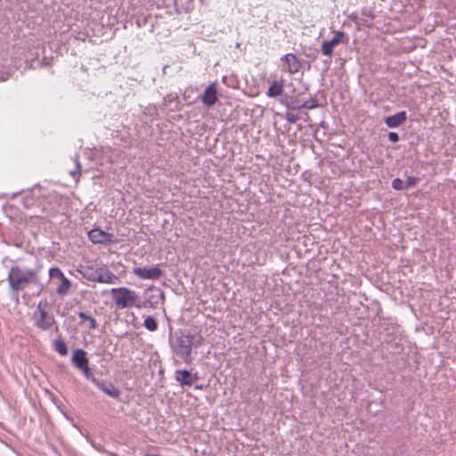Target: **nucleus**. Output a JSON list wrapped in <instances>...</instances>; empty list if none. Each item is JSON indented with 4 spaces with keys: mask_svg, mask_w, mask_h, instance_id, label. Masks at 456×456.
Returning a JSON list of instances; mask_svg holds the SVG:
<instances>
[{
    "mask_svg": "<svg viewBox=\"0 0 456 456\" xmlns=\"http://www.w3.org/2000/svg\"><path fill=\"white\" fill-rule=\"evenodd\" d=\"M42 269L43 265L39 262H37V264L30 268L19 265H12L7 275L11 292L18 297L20 291L30 286L37 287L41 290L44 287L40 281Z\"/></svg>",
    "mask_w": 456,
    "mask_h": 456,
    "instance_id": "nucleus-1",
    "label": "nucleus"
},
{
    "mask_svg": "<svg viewBox=\"0 0 456 456\" xmlns=\"http://www.w3.org/2000/svg\"><path fill=\"white\" fill-rule=\"evenodd\" d=\"M111 293L114 295L113 300L118 308H129L133 305L141 307L140 305L136 304L138 296L134 290L126 287H120L111 289Z\"/></svg>",
    "mask_w": 456,
    "mask_h": 456,
    "instance_id": "nucleus-2",
    "label": "nucleus"
},
{
    "mask_svg": "<svg viewBox=\"0 0 456 456\" xmlns=\"http://www.w3.org/2000/svg\"><path fill=\"white\" fill-rule=\"evenodd\" d=\"M47 306L48 303L46 300L40 301L32 316L34 325L42 330H50L55 323L54 316L46 310Z\"/></svg>",
    "mask_w": 456,
    "mask_h": 456,
    "instance_id": "nucleus-3",
    "label": "nucleus"
},
{
    "mask_svg": "<svg viewBox=\"0 0 456 456\" xmlns=\"http://www.w3.org/2000/svg\"><path fill=\"white\" fill-rule=\"evenodd\" d=\"M83 275L88 281L101 283L114 284L118 281V277L115 273L103 268L98 270L87 268L83 273Z\"/></svg>",
    "mask_w": 456,
    "mask_h": 456,
    "instance_id": "nucleus-4",
    "label": "nucleus"
},
{
    "mask_svg": "<svg viewBox=\"0 0 456 456\" xmlns=\"http://www.w3.org/2000/svg\"><path fill=\"white\" fill-rule=\"evenodd\" d=\"M194 337L190 333H181L176 338L175 353L185 362L191 361Z\"/></svg>",
    "mask_w": 456,
    "mask_h": 456,
    "instance_id": "nucleus-5",
    "label": "nucleus"
},
{
    "mask_svg": "<svg viewBox=\"0 0 456 456\" xmlns=\"http://www.w3.org/2000/svg\"><path fill=\"white\" fill-rule=\"evenodd\" d=\"M349 41L348 35L343 31H336L335 36L332 39L324 41L322 44V53L323 55L331 57L333 54V49L339 44L346 45Z\"/></svg>",
    "mask_w": 456,
    "mask_h": 456,
    "instance_id": "nucleus-6",
    "label": "nucleus"
},
{
    "mask_svg": "<svg viewBox=\"0 0 456 456\" xmlns=\"http://www.w3.org/2000/svg\"><path fill=\"white\" fill-rule=\"evenodd\" d=\"M282 62L281 71L294 75L302 68L301 61L294 53H287L281 58Z\"/></svg>",
    "mask_w": 456,
    "mask_h": 456,
    "instance_id": "nucleus-7",
    "label": "nucleus"
},
{
    "mask_svg": "<svg viewBox=\"0 0 456 456\" xmlns=\"http://www.w3.org/2000/svg\"><path fill=\"white\" fill-rule=\"evenodd\" d=\"M133 273L142 280H158L163 275V271L159 265L151 268L146 267H134Z\"/></svg>",
    "mask_w": 456,
    "mask_h": 456,
    "instance_id": "nucleus-8",
    "label": "nucleus"
},
{
    "mask_svg": "<svg viewBox=\"0 0 456 456\" xmlns=\"http://www.w3.org/2000/svg\"><path fill=\"white\" fill-rule=\"evenodd\" d=\"M113 234L106 232L99 228L88 232L89 240L94 244H110L114 242Z\"/></svg>",
    "mask_w": 456,
    "mask_h": 456,
    "instance_id": "nucleus-9",
    "label": "nucleus"
},
{
    "mask_svg": "<svg viewBox=\"0 0 456 456\" xmlns=\"http://www.w3.org/2000/svg\"><path fill=\"white\" fill-rule=\"evenodd\" d=\"M175 378L181 386L191 387L194 381L198 380L197 374H191L187 370H177L175 372Z\"/></svg>",
    "mask_w": 456,
    "mask_h": 456,
    "instance_id": "nucleus-10",
    "label": "nucleus"
},
{
    "mask_svg": "<svg viewBox=\"0 0 456 456\" xmlns=\"http://www.w3.org/2000/svg\"><path fill=\"white\" fill-rule=\"evenodd\" d=\"M94 385L111 398L118 399L120 396V390L110 381L98 379Z\"/></svg>",
    "mask_w": 456,
    "mask_h": 456,
    "instance_id": "nucleus-11",
    "label": "nucleus"
},
{
    "mask_svg": "<svg viewBox=\"0 0 456 456\" xmlns=\"http://www.w3.org/2000/svg\"><path fill=\"white\" fill-rule=\"evenodd\" d=\"M202 102L208 107H212L217 101V88L215 84L209 85L202 95Z\"/></svg>",
    "mask_w": 456,
    "mask_h": 456,
    "instance_id": "nucleus-12",
    "label": "nucleus"
},
{
    "mask_svg": "<svg viewBox=\"0 0 456 456\" xmlns=\"http://www.w3.org/2000/svg\"><path fill=\"white\" fill-rule=\"evenodd\" d=\"M71 362L73 365L77 367L78 370L85 368L86 365L89 364V360L86 357V353L83 349H76L73 352Z\"/></svg>",
    "mask_w": 456,
    "mask_h": 456,
    "instance_id": "nucleus-13",
    "label": "nucleus"
},
{
    "mask_svg": "<svg viewBox=\"0 0 456 456\" xmlns=\"http://www.w3.org/2000/svg\"><path fill=\"white\" fill-rule=\"evenodd\" d=\"M407 119L406 111H400L385 118L386 125L390 128H395L403 125Z\"/></svg>",
    "mask_w": 456,
    "mask_h": 456,
    "instance_id": "nucleus-14",
    "label": "nucleus"
},
{
    "mask_svg": "<svg viewBox=\"0 0 456 456\" xmlns=\"http://www.w3.org/2000/svg\"><path fill=\"white\" fill-rule=\"evenodd\" d=\"M284 87V80L273 81L269 86L267 95L269 97H277L281 95Z\"/></svg>",
    "mask_w": 456,
    "mask_h": 456,
    "instance_id": "nucleus-15",
    "label": "nucleus"
},
{
    "mask_svg": "<svg viewBox=\"0 0 456 456\" xmlns=\"http://www.w3.org/2000/svg\"><path fill=\"white\" fill-rule=\"evenodd\" d=\"M60 281L61 284L57 288V293L59 295H66L71 288V282L65 275Z\"/></svg>",
    "mask_w": 456,
    "mask_h": 456,
    "instance_id": "nucleus-16",
    "label": "nucleus"
},
{
    "mask_svg": "<svg viewBox=\"0 0 456 456\" xmlns=\"http://www.w3.org/2000/svg\"><path fill=\"white\" fill-rule=\"evenodd\" d=\"M73 161L75 163V168L69 171V174L76 180L78 181L81 175V165L79 162L78 155H75L73 158Z\"/></svg>",
    "mask_w": 456,
    "mask_h": 456,
    "instance_id": "nucleus-17",
    "label": "nucleus"
},
{
    "mask_svg": "<svg viewBox=\"0 0 456 456\" xmlns=\"http://www.w3.org/2000/svg\"><path fill=\"white\" fill-rule=\"evenodd\" d=\"M54 349L62 356L68 354V347L65 342L61 339H56L53 342Z\"/></svg>",
    "mask_w": 456,
    "mask_h": 456,
    "instance_id": "nucleus-18",
    "label": "nucleus"
},
{
    "mask_svg": "<svg viewBox=\"0 0 456 456\" xmlns=\"http://www.w3.org/2000/svg\"><path fill=\"white\" fill-rule=\"evenodd\" d=\"M143 326L150 331H156L158 330V322L152 316H147L144 319Z\"/></svg>",
    "mask_w": 456,
    "mask_h": 456,
    "instance_id": "nucleus-19",
    "label": "nucleus"
},
{
    "mask_svg": "<svg viewBox=\"0 0 456 456\" xmlns=\"http://www.w3.org/2000/svg\"><path fill=\"white\" fill-rule=\"evenodd\" d=\"M301 107H302V109H306V110L315 109V108L319 107L318 100L316 99V97H311L310 99L305 101L301 104Z\"/></svg>",
    "mask_w": 456,
    "mask_h": 456,
    "instance_id": "nucleus-20",
    "label": "nucleus"
},
{
    "mask_svg": "<svg viewBox=\"0 0 456 456\" xmlns=\"http://www.w3.org/2000/svg\"><path fill=\"white\" fill-rule=\"evenodd\" d=\"M77 314H78V317L81 318L82 320H86V321L89 322L90 329L95 330L97 328V322H96V320L94 318H93L92 316L88 315L85 312H79Z\"/></svg>",
    "mask_w": 456,
    "mask_h": 456,
    "instance_id": "nucleus-21",
    "label": "nucleus"
},
{
    "mask_svg": "<svg viewBox=\"0 0 456 456\" xmlns=\"http://www.w3.org/2000/svg\"><path fill=\"white\" fill-rule=\"evenodd\" d=\"M83 374L85 375V377L91 380L94 384H95L98 380V379H96L94 374H93V371L92 370L89 368L88 365H86L85 368H82V369H79Z\"/></svg>",
    "mask_w": 456,
    "mask_h": 456,
    "instance_id": "nucleus-22",
    "label": "nucleus"
},
{
    "mask_svg": "<svg viewBox=\"0 0 456 456\" xmlns=\"http://www.w3.org/2000/svg\"><path fill=\"white\" fill-rule=\"evenodd\" d=\"M282 104H284L289 110H298L302 109L297 100H291L290 102L283 101Z\"/></svg>",
    "mask_w": 456,
    "mask_h": 456,
    "instance_id": "nucleus-23",
    "label": "nucleus"
},
{
    "mask_svg": "<svg viewBox=\"0 0 456 456\" xmlns=\"http://www.w3.org/2000/svg\"><path fill=\"white\" fill-rule=\"evenodd\" d=\"M49 275H50L51 279H59V280L63 278V276H64V274L61 271V269H59L57 267L51 268L49 270Z\"/></svg>",
    "mask_w": 456,
    "mask_h": 456,
    "instance_id": "nucleus-24",
    "label": "nucleus"
},
{
    "mask_svg": "<svg viewBox=\"0 0 456 456\" xmlns=\"http://www.w3.org/2000/svg\"><path fill=\"white\" fill-rule=\"evenodd\" d=\"M392 187L397 191L405 190L404 182L400 178H395L392 181Z\"/></svg>",
    "mask_w": 456,
    "mask_h": 456,
    "instance_id": "nucleus-25",
    "label": "nucleus"
},
{
    "mask_svg": "<svg viewBox=\"0 0 456 456\" xmlns=\"http://www.w3.org/2000/svg\"><path fill=\"white\" fill-rule=\"evenodd\" d=\"M286 120L290 124H295L299 120V116L293 112L288 111L285 115Z\"/></svg>",
    "mask_w": 456,
    "mask_h": 456,
    "instance_id": "nucleus-26",
    "label": "nucleus"
},
{
    "mask_svg": "<svg viewBox=\"0 0 456 456\" xmlns=\"http://www.w3.org/2000/svg\"><path fill=\"white\" fill-rule=\"evenodd\" d=\"M419 182V178L413 176H408L406 183H404L405 189L414 187Z\"/></svg>",
    "mask_w": 456,
    "mask_h": 456,
    "instance_id": "nucleus-27",
    "label": "nucleus"
},
{
    "mask_svg": "<svg viewBox=\"0 0 456 456\" xmlns=\"http://www.w3.org/2000/svg\"><path fill=\"white\" fill-rule=\"evenodd\" d=\"M387 136L392 142H397L400 140L398 134L395 132H389Z\"/></svg>",
    "mask_w": 456,
    "mask_h": 456,
    "instance_id": "nucleus-28",
    "label": "nucleus"
},
{
    "mask_svg": "<svg viewBox=\"0 0 456 456\" xmlns=\"http://www.w3.org/2000/svg\"><path fill=\"white\" fill-rule=\"evenodd\" d=\"M19 194H20V192H15V193H13V194H12V199H13V198L17 197Z\"/></svg>",
    "mask_w": 456,
    "mask_h": 456,
    "instance_id": "nucleus-29",
    "label": "nucleus"
},
{
    "mask_svg": "<svg viewBox=\"0 0 456 456\" xmlns=\"http://www.w3.org/2000/svg\"><path fill=\"white\" fill-rule=\"evenodd\" d=\"M43 64H45V65H50V63H49V62L45 61V59H43Z\"/></svg>",
    "mask_w": 456,
    "mask_h": 456,
    "instance_id": "nucleus-30",
    "label": "nucleus"
},
{
    "mask_svg": "<svg viewBox=\"0 0 456 456\" xmlns=\"http://www.w3.org/2000/svg\"><path fill=\"white\" fill-rule=\"evenodd\" d=\"M43 64H45V65H50V63H49V62L45 61V59H43Z\"/></svg>",
    "mask_w": 456,
    "mask_h": 456,
    "instance_id": "nucleus-31",
    "label": "nucleus"
},
{
    "mask_svg": "<svg viewBox=\"0 0 456 456\" xmlns=\"http://www.w3.org/2000/svg\"><path fill=\"white\" fill-rule=\"evenodd\" d=\"M43 64H45V65H50V63H49V62L45 61V59H43Z\"/></svg>",
    "mask_w": 456,
    "mask_h": 456,
    "instance_id": "nucleus-32",
    "label": "nucleus"
},
{
    "mask_svg": "<svg viewBox=\"0 0 456 456\" xmlns=\"http://www.w3.org/2000/svg\"><path fill=\"white\" fill-rule=\"evenodd\" d=\"M43 64H45V65H50V63H49V62L45 61V59H43Z\"/></svg>",
    "mask_w": 456,
    "mask_h": 456,
    "instance_id": "nucleus-33",
    "label": "nucleus"
},
{
    "mask_svg": "<svg viewBox=\"0 0 456 456\" xmlns=\"http://www.w3.org/2000/svg\"><path fill=\"white\" fill-rule=\"evenodd\" d=\"M144 456H159V455H157V454H146Z\"/></svg>",
    "mask_w": 456,
    "mask_h": 456,
    "instance_id": "nucleus-34",
    "label": "nucleus"
},
{
    "mask_svg": "<svg viewBox=\"0 0 456 456\" xmlns=\"http://www.w3.org/2000/svg\"><path fill=\"white\" fill-rule=\"evenodd\" d=\"M167 68H168V66H165V67L163 68V71H164V72H166V69H167Z\"/></svg>",
    "mask_w": 456,
    "mask_h": 456,
    "instance_id": "nucleus-35",
    "label": "nucleus"
},
{
    "mask_svg": "<svg viewBox=\"0 0 456 456\" xmlns=\"http://www.w3.org/2000/svg\"><path fill=\"white\" fill-rule=\"evenodd\" d=\"M4 79H5V78H4V77H0V80H2V81H4Z\"/></svg>",
    "mask_w": 456,
    "mask_h": 456,
    "instance_id": "nucleus-36",
    "label": "nucleus"
}]
</instances>
